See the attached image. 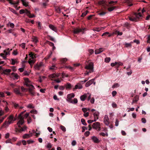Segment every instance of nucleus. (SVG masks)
<instances>
[{"mask_svg":"<svg viewBox=\"0 0 150 150\" xmlns=\"http://www.w3.org/2000/svg\"><path fill=\"white\" fill-rule=\"evenodd\" d=\"M52 145L50 143H49L48 144H47V148L50 149L52 148Z\"/></svg>","mask_w":150,"mask_h":150,"instance_id":"nucleus-50","label":"nucleus"},{"mask_svg":"<svg viewBox=\"0 0 150 150\" xmlns=\"http://www.w3.org/2000/svg\"><path fill=\"white\" fill-rule=\"evenodd\" d=\"M14 117L12 115H11L9 116L8 117V120L7 121H6L4 123H3L2 127H8L10 124L13 123V121H15V120H13Z\"/></svg>","mask_w":150,"mask_h":150,"instance_id":"nucleus-2","label":"nucleus"},{"mask_svg":"<svg viewBox=\"0 0 150 150\" xmlns=\"http://www.w3.org/2000/svg\"><path fill=\"white\" fill-rule=\"evenodd\" d=\"M112 107L114 108H117V105L114 103H112Z\"/></svg>","mask_w":150,"mask_h":150,"instance_id":"nucleus-60","label":"nucleus"},{"mask_svg":"<svg viewBox=\"0 0 150 150\" xmlns=\"http://www.w3.org/2000/svg\"><path fill=\"white\" fill-rule=\"evenodd\" d=\"M33 41L35 43H37L38 42V40L36 37H35L33 38Z\"/></svg>","mask_w":150,"mask_h":150,"instance_id":"nucleus-56","label":"nucleus"},{"mask_svg":"<svg viewBox=\"0 0 150 150\" xmlns=\"http://www.w3.org/2000/svg\"><path fill=\"white\" fill-rule=\"evenodd\" d=\"M9 1V4L13 5H18L19 3H20V1H19L18 0L15 3H14L13 2L12 0H10V1Z\"/></svg>","mask_w":150,"mask_h":150,"instance_id":"nucleus-15","label":"nucleus"},{"mask_svg":"<svg viewBox=\"0 0 150 150\" xmlns=\"http://www.w3.org/2000/svg\"><path fill=\"white\" fill-rule=\"evenodd\" d=\"M20 13L21 14H22L24 13H25V10L23 9H21L20 10Z\"/></svg>","mask_w":150,"mask_h":150,"instance_id":"nucleus-63","label":"nucleus"},{"mask_svg":"<svg viewBox=\"0 0 150 150\" xmlns=\"http://www.w3.org/2000/svg\"><path fill=\"white\" fill-rule=\"evenodd\" d=\"M117 62H115V63H112L111 64V67H114L115 65H117Z\"/></svg>","mask_w":150,"mask_h":150,"instance_id":"nucleus-49","label":"nucleus"},{"mask_svg":"<svg viewBox=\"0 0 150 150\" xmlns=\"http://www.w3.org/2000/svg\"><path fill=\"white\" fill-rule=\"evenodd\" d=\"M0 71H1V74H4L8 75L10 73L11 70L9 69H4L1 66H0Z\"/></svg>","mask_w":150,"mask_h":150,"instance_id":"nucleus-5","label":"nucleus"},{"mask_svg":"<svg viewBox=\"0 0 150 150\" xmlns=\"http://www.w3.org/2000/svg\"><path fill=\"white\" fill-rule=\"evenodd\" d=\"M47 43L49 45H50V46H54V45L53 43L50 42L48 41H47Z\"/></svg>","mask_w":150,"mask_h":150,"instance_id":"nucleus-39","label":"nucleus"},{"mask_svg":"<svg viewBox=\"0 0 150 150\" xmlns=\"http://www.w3.org/2000/svg\"><path fill=\"white\" fill-rule=\"evenodd\" d=\"M90 133L89 131H86L85 132V135L86 136L88 137V135H89Z\"/></svg>","mask_w":150,"mask_h":150,"instance_id":"nucleus-57","label":"nucleus"},{"mask_svg":"<svg viewBox=\"0 0 150 150\" xmlns=\"http://www.w3.org/2000/svg\"><path fill=\"white\" fill-rule=\"evenodd\" d=\"M99 115V112L98 111H96L95 112L93 113V115H94V118H97L98 119V116Z\"/></svg>","mask_w":150,"mask_h":150,"instance_id":"nucleus-19","label":"nucleus"},{"mask_svg":"<svg viewBox=\"0 0 150 150\" xmlns=\"http://www.w3.org/2000/svg\"><path fill=\"white\" fill-rule=\"evenodd\" d=\"M91 84H92L90 83V82L88 81L87 82H86V83L85 86L86 87H88Z\"/></svg>","mask_w":150,"mask_h":150,"instance_id":"nucleus-53","label":"nucleus"},{"mask_svg":"<svg viewBox=\"0 0 150 150\" xmlns=\"http://www.w3.org/2000/svg\"><path fill=\"white\" fill-rule=\"evenodd\" d=\"M52 54V52H51L48 55H47V56H46L45 57V59L46 60H47L48 59H49V58H50L51 56V55Z\"/></svg>","mask_w":150,"mask_h":150,"instance_id":"nucleus-43","label":"nucleus"},{"mask_svg":"<svg viewBox=\"0 0 150 150\" xmlns=\"http://www.w3.org/2000/svg\"><path fill=\"white\" fill-rule=\"evenodd\" d=\"M9 10H10L13 13L15 14L16 15L18 14V13L16 12V11L14 9L12 8H9Z\"/></svg>","mask_w":150,"mask_h":150,"instance_id":"nucleus-32","label":"nucleus"},{"mask_svg":"<svg viewBox=\"0 0 150 150\" xmlns=\"http://www.w3.org/2000/svg\"><path fill=\"white\" fill-rule=\"evenodd\" d=\"M23 124H21V123H19L18 124V122L17 123V125L18 126V127L19 128L18 129L17 128H16V130H18V132H23L25 131L27 129V127L25 125L23 127H21V125H22Z\"/></svg>","mask_w":150,"mask_h":150,"instance_id":"nucleus-4","label":"nucleus"},{"mask_svg":"<svg viewBox=\"0 0 150 150\" xmlns=\"http://www.w3.org/2000/svg\"><path fill=\"white\" fill-rule=\"evenodd\" d=\"M28 16L30 18H34L35 17V15L33 14H31V13H30L29 14H27Z\"/></svg>","mask_w":150,"mask_h":150,"instance_id":"nucleus-42","label":"nucleus"},{"mask_svg":"<svg viewBox=\"0 0 150 150\" xmlns=\"http://www.w3.org/2000/svg\"><path fill=\"white\" fill-rule=\"evenodd\" d=\"M49 27H50V28L53 31L56 32L57 31V29L56 27L54 26L53 25H49Z\"/></svg>","mask_w":150,"mask_h":150,"instance_id":"nucleus-16","label":"nucleus"},{"mask_svg":"<svg viewBox=\"0 0 150 150\" xmlns=\"http://www.w3.org/2000/svg\"><path fill=\"white\" fill-rule=\"evenodd\" d=\"M119 86V85L118 83H115L113 85L112 88H117Z\"/></svg>","mask_w":150,"mask_h":150,"instance_id":"nucleus-37","label":"nucleus"},{"mask_svg":"<svg viewBox=\"0 0 150 150\" xmlns=\"http://www.w3.org/2000/svg\"><path fill=\"white\" fill-rule=\"evenodd\" d=\"M11 76L14 77V78H15V79H18V75L14 73H12L11 74Z\"/></svg>","mask_w":150,"mask_h":150,"instance_id":"nucleus-27","label":"nucleus"},{"mask_svg":"<svg viewBox=\"0 0 150 150\" xmlns=\"http://www.w3.org/2000/svg\"><path fill=\"white\" fill-rule=\"evenodd\" d=\"M29 87L28 89L29 93L32 96H34L35 95V92L33 90L34 89V87L33 85H30V86H28Z\"/></svg>","mask_w":150,"mask_h":150,"instance_id":"nucleus-9","label":"nucleus"},{"mask_svg":"<svg viewBox=\"0 0 150 150\" xmlns=\"http://www.w3.org/2000/svg\"><path fill=\"white\" fill-rule=\"evenodd\" d=\"M49 77L52 79L56 77V74L54 73L50 75V76H49Z\"/></svg>","mask_w":150,"mask_h":150,"instance_id":"nucleus-29","label":"nucleus"},{"mask_svg":"<svg viewBox=\"0 0 150 150\" xmlns=\"http://www.w3.org/2000/svg\"><path fill=\"white\" fill-rule=\"evenodd\" d=\"M30 137V136L29 134H25L23 136V138L24 139H28Z\"/></svg>","mask_w":150,"mask_h":150,"instance_id":"nucleus-30","label":"nucleus"},{"mask_svg":"<svg viewBox=\"0 0 150 150\" xmlns=\"http://www.w3.org/2000/svg\"><path fill=\"white\" fill-rule=\"evenodd\" d=\"M146 20H150V14L148 15L146 17Z\"/></svg>","mask_w":150,"mask_h":150,"instance_id":"nucleus-64","label":"nucleus"},{"mask_svg":"<svg viewBox=\"0 0 150 150\" xmlns=\"http://www.w3.org/2000/svg\"><path fill=\"white\" fill-rule=\"evenodd\" d=\"M110 60L111 58L110 57H106L105 58V62L107 63H108L110 62Z\"/></svg>","mask_w":150,"mask_h":150,"instance_id":"nucleus-35","label":"nucleus"},{"mask_svg":"<svg viewBox=\"0 0 150 150\" xmlns=\"http://www.w3.org/2000/svg\"><path fill=\"white\" fill-rule=\"evenodd\" d=\"M38 29L40 30L42 29L41 23L40 22H38Z\"/></svg>","mask_w":150,"mask_h":150,"instance_id":"nucleus-41","label":"nucleus"},{"mask_svg":"<svg viewBox=\"0 0 150 150\" xmlns=\"http://www.w3.org/2000/svg\"><path fill=\"white\" fill-rule=\"evenodd\" d=\"M82 88V86L80 84H79V85H76L75 86V88L74 89H81Z\"/></svg>","mask_w":150,"mask_h":150,"instance_id":"nucleus-26","label":"nucleus"},{"mask_svg":"<svg viewBox=\"0 0 150 150\" xmlns=\"http://www.w3.org/2000/svg\"><path fill=\"white\" fill-rule=\"evenodd\" d=\"M93 141L94 142L96 143H98L100 141L99 140V139H98L97 137H96L93 136L91 138Z\"/></svg>","mask_w":150,"mask_h":150,"instance_id":"nucleus-14","label":"nucleus"},{"mask_svg":"<svg viewBox=\"0 0 150 150\" xmlns=\"http://www.w3.org/2000/svg\"><path fill=\"white\" fill-rule=\"evenodd\" d=\"M55 10H56V11L58 13H60L61 11V9H60L59 7H57L55 8Z\"/></svg>","mask_w":150,"mask_h":150,"instance_id":"nucleus-46","label":"nucleus"},{"mask_svg":"<svg viewBox=\"0 0 150 150\" xmlns=\"http://www.w3.org/2000/svg\"><path fill=\"white\" fill-rule=\"evenodd\" d=\"M111 35L108 32H106L104 33L102 35V36H108V37H110L111 36Z\"/></svg>","mask_w":150,"mask_h":150,"instance_id":"nucleus-25","label":"nucleus"},{"mask_svg":"<svg viewBox=\"0 0 150 150\" xmlns=\"http://www.w3.org/2000/svg\"><path fill=\"white\" fill-rule=\"evenodd\" d=\"M88 52H89L90 54L89 55H91L93 53V49H90L89 50H88Z\"/></svg>","mask_w":150,"mask_h":150,"instance_id":"nucleus-55","label":"nucleus"},{"mask_svg":"<svg viewBox=\"0 0 150 150\" xmlns=\"http://www.w3.org/2000/svg\"><path fill=\"white\" fill-rule=\"evenodd\" d=\"M67 61V59L66 58H63L61 59V61L62 63H64Z\"/></svg>","mask_w":150,"mask_h":150,"instance_id":"nucleus-62","label":"nucleus"},{"mask_svg":"<svg viewBox=\"0 0 150 150\" xmlns=\"http://www.w3.org/2000/svg\"><path fill=\"white\" fill-rule=\"evenodd\" d=\"M84 29L76 28L73 30V33L75 34H78L81 32L84 31Z\"/></svg>","mask_w":150,"mask_h":150,"instance_id":"nucleus-11","label":"nucleus"},{"mask_svg":"<svg viewBox=\"0 0 150 150\" xmlns=\"http://www.w3.org/2000/svg\"><path fill=\"white\" fill-rule=\"evenodd\" d=\"M108 117H105L104 119V122L105 125L108 126L109 125V122L108 121Z\"/></svg>","mask_w":150,"mask_h":150,"instance_id":"nucleus-18","label":"nucleus"},{"mask_svg":"<svg viewBox=\"0 0 150 150\" xmlns=\"http://www.w3.org/2000/svg\"><path fill=\"white\" fill-rule=\"evenodd\" d=\"M131 43H126L125 44V47H131Z\"/></svg>","mask_w":150,"mask_h":150,"instance_id":"nucleus-38","label":"nucleus"},{"mask_svg":"<svg viewBox=\"0 0 150 150\" xmlns=\"http://www.w3.org/2000/svg\"><path fill=\"white\" fill-rule=\"evenodd\" d=\"M93 128L99 131L100 130V123L98 122H96L93 123L92 125Z\"/></svg>","mask_w":150,"mask_h":150,"instance_id":"nucleus-6","label":"nucleus"},{"mask_svg":"<svg viewBox=\"0 0 150 150\" xmlns=\"http://www.w3.org/2000/svg\"><path fill=\"white\" fill-rule=\"evenodd\" d=\"M106 12L102 11L100 13H99L98 14L99 16H103L105 15V14H106Z\"/></svg>","mask_w":150,"mask_h":150,"instance_id":"nucleus-36","label":"nucleus"},{"mask_svg":"<svg viewBox=\"0 0 150 150\" xmlns=\"http://www.w3.org/2000/svg\"><path fill=\"white\" fill-rule=\"evenodd\" d=\"M27 142L28 143V144H33L34 142V141L33 140H28L27 141Z\"/></svg>","mask_w":150,"mask_h":150,"instance_id":"nucleus-54","label":"nucleus"},{"mask_svg":"<svg viewBox=\"0 0 150 150\" xmlns=\"http://www.w3.org/2000/svg\"><path fill=\"white\" fill-rule=\"evenodd\" d=\"M4 52L5 53V55L6 56L9 54V51H7L6 50L4 51Z\"/></svg>","mask_w":150,"mask_h":150,"instance_id":"nucleus-51","label":"nucleus"},{"mask_svg":"<svg viewBox=\"0 0 150 150\" xmlns=\"http://www.w3.org/2000/svg\"><path fill=\"white\" fill-rule=\"evenodd\" d=\"M76 144V142L75 140H73L71 142V145L73 146H74Z\"/></svg>","mask_w":150,"mask_h":150,"instance_id":"nucleus-59","label":"nucleus"},{"mask_svg":"<svg viewBox=\"0 0 150 150\" xmlns=\"http://www.w3.org/2000/svg\"><path fill=\"white\" fill-rule=\"evenodd\" d=\"M142 122L143 123H145L146 122V120L145 118H142L141 119Z\"/></svg>","mask_w":150,"mask_h":150,"instance_id":"nucleus-58","label":"nucleus"},{"mask_svg":"<svg viewBox=\"0 0 150 150\" xmlns=\"http://www.w3.org/2000/svg\"><path fill=\"white\" fill-rule=\"evenodd\" d=\"M21 1L23 6L25 7H27L28 6V2H26L24 0H21Z\"/></svg>","mask_w":150,"mask_h":150,"instance_id":"nucleus-20","label":"nucleus"},{"mask_svg":"<svg viewBox=\"0 0 150 150\" xmlns=\"http://www.w3.org/2000/svg\"><path fill=\"white\" fill-rule=\"evenodd\" d=\"M103 51V48H100L99 49L96 50H95V53L96 54H97L102 52Z\"/></svg>","mask_w":150,"mask_h":150,"instance_id":"nucleus-13","label":"nucleus"},{"mask_svg":"<svg viewBox=\"0 0 150 150\" xmlns=\"http://www.w3.org/2000/svg\"><path fill=\"white\" fill-rule=\"evenodd\" d=\"M142 16L141 12H139L138 13H135L133 16H129V20H130L131 21H138Z\"/></svg>","mask_w":150,"mask_h":150,"instance_id":"nucleus-1","label":"nucleus"},{"mask_svg":"<svg viewBox=\"0 0 150 150\" xmlns=\"http://www.w3.org/2000/svg\"><path fill=\"white\" fill-rule=\"evenodd\" d=\"M47 37L48 38V39L49 40H50L51 41H52L54 42H55V40L51 36H50L48 35L47 36Z\"/></svg>","mask_w":150,"mask_h":150,"instance_id":"nucleus-34","label":"nucleus"},{"mask_svg":"<svg viewBox=\"0 0 150 150\" xmlns=\"http://www.w3.org/2000/svg\"><path fill=\"white\" fill-rule=\"evenodd\" d=\"M139 98V96L138 95L134 97V98L133 100V101H132V104L134 102H137L138 101Z\"/></svg>","mask_w":150,"mask_h":150,"instance_id":"nucleus-22","label":"nucleus"},{"mask_svg":"<svg viewBox=\"0 0 150 150\" xmlns=\"http://www.w3.org/2000/svg\"><path fill=\"white\" fill-rule=\"evenodd\" d=\"M42 63H40L39 64H37L34 66V67L35 69L39 70L40 69V68L42 66Z\"/></svg>","mask_w":150,"mask_h":150,"instance_id":"nucleus-10","label":"nucleus"},{"mask_svg":"<svg viewBox=\"0 0 150 150\" xmlns=\"http://www.w3.org/2000/svg\"><path fill=\"white\" fill-rule=\"evenodd\" d=\"M32 121V120L31 119L30 117H28V118L27 119V122L29 124Z\"/></svg>","mask_w":150,"mask_h":150,"instance_id":"nucleus-48","label":"nucleus"},{"mask_svg":"<svg viewBox=\"0 0 150 150\" xmlns=\"http://www.w3.org/2000/svg\"><path fill=\"white\" fill-rule=\"evenodd\" d=\"M81 121L83 125H84L86 126L87 124L86 123L85 120L84 119L82 118L81 119Z\"/></svg>","mask_w":150,"mask_h":150,"instance_id":"nucleus-33","label":"nucleus"},{"mask_svg":"<svg viewBox=\"0 0 150 150\" xmlns=\"http://www.w3.org/2000/svg\"><path fill=\"white\" fill-rule=\"evenodd\" d=\"M25 111H24L23 112H21L20 114L18 115V118L19 119V120L18 122V124L21 123V124H24V120L23 119V115L24 112H25Z\"/></svg>","mask_w":150,"mask_h":150,"instance_id":"nucleus-7","label":"nucleus"},{"mask_svg":"<svg viewBox=\"0 0 150 150\" xmlns=\"http://www.w3.org/2000/svg\"><path fill=\"white\" fill-rule=\"evenodd\" d=\"M14 92L16 94L20 95L22 96V93L20 92V88H15L14 89Z\"/></svg>","mask_w":150,"mask_h":150,"instance_id":"nucleus-12","label":"nucleus"},{"mask_svg":"<svg viewBox=\"0 0 150 150\" xmlns=\"http://www.w3.org/2000/svg\"><path fill=\"white\" fill-rule=\"evenodd\" d=\"M60 128L64 132L66 131V128L63 125H61Z\"/></svg>","mask_w":150,"mask_h":150,"instance_id":"nucleus-44","label":"nucleus"},{"mask_svg":"<svg viewBox=\"0 0 150 150\" xmlns=\"http://www.w3.org/2000/svg\"><path fill=\"white\" fill-rule=\"evenodd\" d=\"M65 87L66 89H70L71 88V84L69 83H67L65 85Z\"/></svg>","mask_w":150,"mask_h":150,"instance_id":"nucleus-28","label":"nucleus"},{"mask_svg":"<svg viewBox=\"0 0 150 150\" xmlns=\"http://www.w3.org/2000/svg\"><path fill=\"white\" fill-rule=\"evenodd\" d=\"M87 97V94H85L84 95L80 96V99L82 101H84L85 100L86 98Z\"/></svg>","mask_w":150,"mask_h":150,"instance_id":"nucleus-17","label":"nucleus"},{"mask_svg":"<svg viewBox=\"0 0 150 150\" xmlns=\"http://www.w3.org/2000/svg\"><path fill=\"white\" fill-rule=\"evenodd\" d=\"M93 62H90L88 65H86L85 67L86 69L89 70V71H87L86 72L85 74L88 75L89 73H92L93 72Z\"/></svg>","mask_w":150,"mask_h":150,"instance_id":"nucleus-3","label":"nucleus"},{"mask_svg":"<svg viewBox=\"0 0 150 150\" xmlns=\"http://www.w3.org/2000/svg\"><path fill=\"white\" fill-rule=\"evenodd\" d=\"M73 103H74L76 104L78 102V100L76 98H74V100H73Z\"/></svg>","mask_w":150,"mask_h":150,"instance_id":"nucleus-61","label":"nucleus"},{"mask_svg":"<svg viewBox=\"0 0 150 150\" xmlns=\"http://www.w3.org/2000/svg\"><path fill=\"white\" fill-rule=\"evenodd\" d=\"M116 94H117V92L116 91H113L112 92V96L113 97H114L115 96Z\"/></svg>","mask_w":150,"mask_h":150,"instance_id":"nucleus-52","label":"nucleus"},{"mask_svg":"<svg viewBox=\"0 0 150 150\" xmlns=\"http://www.w3.org/2000/svg\"><path fill=\"white\" fill-rule=\"evenodd\" d=\"M88 13V11H86L85 12L83 13L81 15V16L83 17L85 16L86 15H87Z\"/></svg>","mask_w":150,"mask_h":150,"instance_id":"nucleus-40","label":"nucleus"},{"mask_svg":"<svg viewBox=\"0 0 150 150\" xmlns=\"http://www.w3.org/2000/svg\"><path fill=\"white\" fill-rule=\"evenodd\" d=\"M11 61H12V63H11V64L13 65H14L15 64L16 62H17L15 61V59H11Z\"/></svg>","mask_w":150,"mask_h":150,"instance_id":"nucleus-47","label":"nucleus"},{"mask_svg":"<svg viewBox=\"0 0 150 150\" xmlns=\"http://www.w3.org/2000/svg\"><path fill=\"white\" fill-rule=\"evenodd\" d=\"M20 46H21L22 48L24 49L25 47V43H23L20 45Z\"/></svg>","mask_w":150,"mask_h":150,"instance_id":"nucleus-45","label":"nucleus"},{"mask_svg":"<svg viewBox=\"0 0 150 150\" xmlns=\"http://www.w3.org/2000/svg\"><path fill=\"white\" fill-rule=\"evenodd\" d=\"M29 55L30 56V57H31L32 59H33L35 58V54L32 52H31L29 53Z\"/></svg>","mask_w":150,"mask_h":150,"instance_id":"nucleus-23","label":"nucleus"},{"mask_svg":"<svg viewBox=\"0 0 150 150\" xmlns=\"http://www.w3.org/2000/svg\"><path fill=\"white\" fill-rule=\"evenodd\" d=\"M25 81V85L27 86H30L31 85L28 84V83L30 82L29 79L28 78H25L24 79Z\"/></svg>","mask_w":150,"mask_h":150,"instance_id":"nucleus-21","label":"nucleus"},{"mask_svg":"<svg viewBox=\"0 0 150 150\" xmlns=\"http://www.w3.org/2000/svg\"><path fill=\"white\" fill-rule=\"evenodd\" d=\"M35 61L34 60L29 59V60L28 61V63L30 64V66L32 67L34 63H35Z\"/></svg>","mask_w":150,"mask_h":150,"instance_id":"nucleus-24","label":"nucleus"},{"mask_svg":"<svg viewBox=\"0 0 150 150\" xmlns=\"http://www.w3.org/2000/svg\"><path fill=\"white\" fill-rule=\"evenodd\" d=\"M74 94L73 93L67 95V101L70 103H73V100L72 99V98H74Z\"/></svg>","mask_w":150,"mask_h":150,"instance_id":"nucleus-8","label":"nucleus"},{"mask_svg":"<svg viewBox=\"0 0 150 150\" xmlns=\"http://www.w3.org/2000/svg\"><path fill=\"white\" fill-rule=\"evenodd\" d=\"M116 8V6H113L111 7L108 8V10L109 11H111L114 10V9Z\"/></svg>","mask_w":150,"mask_h":150,"instance_id":"nucleus-31","label":"nucleus"}]
</instances>
